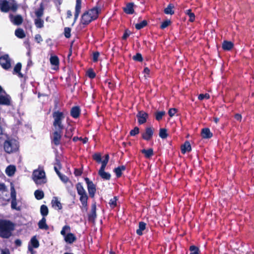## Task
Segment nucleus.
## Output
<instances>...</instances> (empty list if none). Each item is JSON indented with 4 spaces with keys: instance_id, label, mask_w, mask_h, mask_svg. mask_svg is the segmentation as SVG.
<instances>
[{
    "instance_id": "obj_28",
    "label": "nucleus",
    "mask_w": 254,
    "mask_h": 254,
    "mask_svg": "<svg viewBox=\"0 0 254 254\" xmlns=\"http://www.w3.org/2000/svg\"><path fill=\"white\" fill-rule=\"evenodd\" d=\"M174 5L173 3H169L166 8L164 10V12L166 14L173 15L174 14Z\"/></svg>"
},
{
    "instance_id": "obj_23",
    "label": "nucleus",
    "mask_w": 254,
    "mask_h": 254,
    "mask_svg": "<svg viewBox=\"0 0 254 254\" xmlns=\"http://www.w3.org/2000/svg\"><path fill=\"white\" fill-rule=\"evenodd\" d=\"M234 47V44L229 41L225 40L222 44V48L224 51H230Z\"/></svg>"
},
{
    "instance_id": "obj_18",
    "label": "nucleus",
    "mask_w": 254,
    "mask_h": 254,
    "mask_svg": "<svg viewBox=\"0 0 254 254\" xmlns=\"http://www.w3.org/2000/svg\"><path fill=\"white\" fill-rule=\"evenodd\" d=\"M201 135L203 138L209 139L213 136V133L210 131V129L207 127L201 129Z\"/></svg>"
},
{
    "instance_id": "obj_34",
    "label": "nucleus",
    "mask_w": 254,
    "mask_h": 254,
    "mask_svg": "<svg viewBox=\"0 0 254 254\" xmlns=\"http://www.w3.org/2000/svg\"><path fill=\"white\" fill-rule=\"evenodd\" d=\"M74 129V127H71L69 128H67L65 131L64 137L65 138H70L73 134Z\"/></svg>"
},
{
    "instance_id": "obj_64",
    "label": "nucleus",
    "mask_w": 254,
    "mask_h": 254,
    "mask_svg": "<svg viewBox=\"0 0 254 254\" xmlns=\"http://www.w3.org/2000/svg\"><path fill=\"white\" fill-rule=\"evenodd\" d=\"M14 243H15V246L17 247H20L21 246V245H22L21 241L20 239H16V240H15V242H14Z\"/></svg>"
},
{
    "instance_id": "obj_21",
    "label": "nucleus",
    "mask_w": 254,
    "mask_h": 254,
    "mask_svg": "<svg viewBox=\"0 0 254 254\" xmlns=\"http://www.w3.org/2000/svg\"><path fill=\"white\" fill-rule=\"evenodd\" d=\"M133 7L134 3L133 2L127 3L126 7L123 8L124 12L127 14H132L134 12Z\"/></svg>"
},
{
    "instance_id": "obj_43",
    "label": "nucleus",
    "mask_w": 254,
    "mask_h": 254,
    "mask_svg": "<svg viewBox=\"0 0 254 254\" xmlns=\"http://www.w3.org/2000/svg\"><path fill=\"white\" fill-rule=\"evenodd\" d=\"M44 13V7L42 4H41L40 7L35 11V14L37 18H41Z\"/></svg>"
},
{
    "instance_id": "obj_49",
    "label": "nucleus",
    "mask_w": 254,
    "mask_h": 254,
    "mask_svg": "<svg viewBox=\"0 0 254 254\" xmlns=\"http://www.w3.org/2000/svg\"><path fill=\"white\" fill-rule=\"evenodd\" d=\"M139 133V128L137 127H135L133 129H131L129 132L130 136H135Z\"/></svg>"
},
{
    "instance_id": "obj_45",
    "label": "nucleus",
    "mask_w": 254,
    "mask_h": 254,
    "mask_svg": "<svg viewBox=\"0 0 254 254\" xmlns=\"http://www.w3.org/2000/svg\"><path fill=\"white\" fill-rule=\"evenodd\" d=\"M118 200V198L117 196H114L113 198L110 200L109 204L111 208H114L117 205V201Z\"/></svg>"
},
{
    "instance_id": "obj_48",
    "label": "nucleus",
    "mask_w": 254,
    "mask_h": 254,
    "mask_svg": "<svg viewBox=\"0 0 254 254\" xmlns=\"http://www.w3.org/2000/svg\"><path fill=\"white\" fill-rule=\"evenodd\" d=\"M21 67H22L21 64L20 63H17L14 67L13 74H15L17 72H19L21 71Z\"/></svg>"
},
{
    "instance_id": "obj_10",
    "label": "nucleus",
    "mask_w": 254,
    "mask_h": 254,
    "mask_svg": "<svg viewBox=\"0 0 254 254\" xmlns=\"http://www.w3.org/2000/svg\"><path fill=\"white\" fill-rule=\"evenodd\" d=\"M0 64L3 68L7 70L11 67L10 60L6 55L0 57Z\"/></svg>"
},
{
    "instance_id": "obj_12",
    "label": "nucleus",
    "mask_w": 254,
    "mask_h": 254,
    "mask_svg": "<svg viewBox=\"0 0 254 254\" xmlns=\"http://www.w3.org/2000/svg\"><path fill=\"white\" fill-rule=\"evenodd\" d=\"M4 149L8 153L15 151L17 148L16 145H14L10 140H5L4 142Z\"/></svg>"
},
{
    "instance_id": "obj_47",
    "label": "nucleus",
    "mask_w": 254,
    "mask_h": 254,
    "mask_svg": "<svg viewBox=\"0 0 254 254\" xmlns=\"http://www.w3.org/2000/svg\"><path fill=\"white\" fill-rule=\"evenodd\" d=\"M132 59L137 62H142L143 60L142 56L140 53H136L135 55L133 56Z\"/></svg>"
},
{
    "instance_id": "obj_31",
    "label": "nucleus",
    "mask_w": 254,
    "mask_h": 254,
    "mask_svg": "<svg viewBox=\"0 0 254 254\" xmlns=\"http://www.w3.org/2000/svg\"><path fill=\"white\" fill-rule=\"evenodd\" d=\"M16 171V168L14 166L9 165L5 170V172L8 176H11L14 175Z\"/></svg>"
},
{
    "instance_id": "obj_13",
    "label": "nucleus",
    "mask_w": 254,
    "mask_h": 254,
    "mask_svg": "<svg viewBox=\"0 0 254 254\" xmlns=\"http://www.w3.org/2000/svg\"><path fill=\"white\" fill-rule=\"evenodd\" d=\"M96 217V205L95 202L92 204L91 211L88 215V220L89 221L94 223Z\"/></svg>"
},
{
    "instance_id": "obj_15",
    "label": "nucleus",
    "mask_w": 254,
    "mask_h": 254,
    "mask_svg": "<svg viewBox=\"0 0 254 254\" xmlns=\"http://www.w3.org/2000/svg\"><path fill=\"white\" fill-rule=\"evenodd\" d=\"M81 0H76L75 6L74 18V21L75 22L77 19L79 15L81 12Z\"/></svg>"
},
{
    "instance_id": "obj_17",
    "label": "nucleus",
    "mask_w": 254,
    "mask_h": 254,
    "mask_svg": "<svg viewBox=\"0 0 254 254\" xmlns=\"http://www.w3.org/2000/svg\"><path fill=\"white\" fill-rule=\"evenodd\" d=\"M81 110L79 106H76L71 108L70 112V116L74 118H78L80 115Z\"/></svg>"
},
{
    "instance_id": "obj_58",
    "label": "nucleus",
    "mask_w": 254,
    "mask_h": 254,
    "mask_svg": "<svg viewBox=\"0 0 254 254\" xmlns=\"http://www.w3.org/2000/svg\"><path fill=\"white\" fill-rule=\"evenodd\" d=\"M58 176L59 177L61 181L64 183H67L69 180L67 176L63 175L61 173L60 174V176Z\"/></svg>"
},
{
    "instance_id": "obj_56",
    "label": "nucleus",
    "mask_w": 254,
    "mask_h": 254,
    "mask_svg": "<svg viewBox=\"0 0 254 254\" xmlns=\"http://www.w3.org/2000/svg\"><path fill=\"white\" fill-rule=\"evenodd\" d=\"M177 109L176 108H171L168 111V115L170 117H173L175 114L177 113Z\"/></svg>"
},
{
    "instance_id": "obj_37",
    "label": "nucleus",
    "mask_w": 254,
    "mask_h": 254,
    "mask_svg": "<svg viewBox=\"0 0 254 254\" xmlns=\"http://www.w3.org/2000/svg\"><path fill=\"white\" fill-rule=\"evenodd\" d=\"M44 20L41 18H37L34 20L36 27L38 28H41L44 27Z\"/></svg>"
},
{
    "instance_id": "obj_27",
    "label": "nucleus",
    "mask_w": 254,
    "mask_h": 254,
    "mask_svg": "<svg viewBox=\"0 0 254 254\" xmlns=\"http://www.w3.org/2000/svg\"><path fill=\"white\" fill-rule=\"evenodd\" d=\"M146 224L145 222L141 221L139 222L138 228L136 230V234L138 236H142L143 235L142 231L146 228Z\"/></svg>"
},
{
    "instance_id": "obj_16",
    "label": "nucleus",
    "mask_w": 254,
    "mask_h": 254,
    "mask_svg": "<svg viewBox=\"0 0 254 254\" xmlns=\"http://www.w3.org/2000/svg\"><path fill=\"white\" fill-rule=\"evenodd\" d=\"M52 207L58 210H61L63 208L62 204L58 199V197L55 196L53 197L51 201Z\"/></svg>"
},
{
    "instance_id": "obj_55",
    "label": "nucleus",
    "mask_w": 254,
    "mask_h": 254,
    "mask_svg": "<svg viewBox=\"0 0 254 254\" xmlns=\"http://www.w3.org/2000/svg\"><path fill=\"white\" fill-rule=\"evenodd\" d=\"M130 34V31L128 30V29H126L124 33L122 36V39L123 40H127V39L129 36Z\"/></svg>"
},
{
    "instance_id": "obj_11",
    "label": "nucleus",
    "mask_w": 254,
    "mask_h": 254,
    "mask_svg": "<svg viewBox=\"0 0 254 254\" xmlns=\"http://www.w3.org/2000/svg\"><path fill=\"white\" fill-rule=\"evenodd\" d=\"M33 179L34 182L36 184H40V183L38 182V180H41V179H44L45 180V173L44 170H37L34 171L33 173Z\"/></svg>"
},
{
    "instance_id": "obj_3",
    "label": "nucleus",
    "mask_w": 254,
    "mask_h": 254,
    "mask_svg": "<svg viewBox=\"0 0 254 254\" xmlns=\"http://www.w3.org/2000/svg\"><path fill=\"white\" fill-rule=\"evenodd\" d=\"M52 116L54 119L53 125L55 128L63 130L64 126L63 124V121L65 118L64 113L59 111H56L53 112Z\"/></svg>"
},
{
    "instance_id": "obj_62",
    "label": "nucleus",
    "mask_w": 254,
    "mask_h": 254,
    "mask_svg": "<svg viewBox=\"0 0 254 254\" xmlns=\"http://www.w3.org/2000/svg\"><path fill=\"white\" fill-rule=\"evenodd\" d=\"M16 205H17L16 200H11V208L14 209L18 210V209H17L16 208Z\"/></svg>"
},
{
    "instance_id": "obj_20",
    "label": "nucleus",
    "mask_w": 254,
    "mask_h": 254,
    "mask_svg": "<svg viewBox=\"0 0 254 254\" xmlns=\"http://www.w3.org/2000/svg\"><path fill=\"white\" fill-rule=\"evenodd\" d=\"M181 152L185 154L186 152H189L191 150V147L189 141H186L185 143L181 145Z\"/></svg>"
},
{
    "instance_id": "obj_63",
    "label": "nucleus",
    "mask_w": 254,
    "mask_h": 254,
    "mask_svg": "<svg viewBox=\"0 0 254 254\" xmlns=\"http://www.w3.org/2000/svg\"><path fill=\"white\" fill-rule=\"evenodd\" d=\"M18 6L16 4H12L11 6H10V9H11L12 11L15 12L17 9Z\"/></svg>"
},
{
    "instance_id": "obj_59",
    "label": "nucleus",
    "mask_w": 254,
    "mask_h": 254,
    "mask_svg": "<svg viewBox=\"0 0 254 254\" xmlns=\"http://www.w3.org/2000/svg\"><path fill=\"white\" fill-rule=\"evenodd\" d=\"M82 174V170L80 169L75 168L74 170V174L75 176H80Z\"/></svg>"
},
{
    "instance_id": "obj_51",
    "label": "nucleus",
    "mask_w": 254,
    "mask_h": 254,
    "mask_svg": "<svg viewBox=\"0 0 254 254\" xmlns=\"http://www.w3.org/2000/svg\"><path fill=\"white\" fill-rule=\"evenodd\" d=\"M71 28L69 27H65L64 29V35L66 38H69L71 36Z\"/></svg>"
},
{
    "instance_id": "obj_46",
    "label": "nucleus",
    "mask_w": 254,
    "mask_h": 254,
    "mask_svg": "<svg viewBox=\"0 0 254 254\" xmlns=\"http://www.w3.org/2000/svg\"><path fill=\"white\" fill-rule=\"evenodd\" d=\"M93 159L97 163H100L102 161L101 155L100 153H96L92 156Z\"/></svg>"
},
{
    "instance_id": "obj_8",
    "label": "nucleus",
    "mask_w": 254,
    "mask_h": 254,
    "mask_svg": "<svg viewBox=\"0 0 254 254\" xmlns=\"http://www.w3.org/2000/svg\"><path fill=\"white\" fill-rule=\"evenodd\" d=\"M154 129L152 127H146L145 131L141 133V137L143 139L149 141L153 137Z\"/></svg>"
},
{
    "instance_id": "obj_52",
    "label": "nucleus",
    "mask_w": 254,
    "mask_h": 254,
    "mask_svg": "<svg viewBox=\"0 0 254 254\" xmlns=\"http://www.w3.org/2000/svg\"><path fill=\"white\" fill-rule=\"evenodd\" d=\"M100 56V53L98 51L93 52V57H92V61L94 63L97 62L98 61V58Z\"/></svg>"
},
{
    "instance_id": "obj_39",
    "label": "nucleus",
    "mask_w": 254,
    "mask_h": 254,
    "mask_svg": "<svg viewBox=\"0 0 254 254\" xmlns=\"http://www.w3.org/2000/svg\"><path fill=\"white\" fill-rule=\"evenodd\" d=\"M155 119L158 121H161L163 116L165 115V112L164 111H157L155 113Z\"/></svg>"
},
{
    "instance_id": "obj_36",
    "label": "nucleus",
    "mask_w": 254,
    "mask_h": 254,
    "mask_svg": "<svg viewBox=\"0 0 254 254\" xmlns=\"http://www.w3.org/2000/svg\"><path fill=\"white\" fill-rule=\"evenodd\" d=\"M35 198L37 200H41L44 197V193L42 190H37L34 192Z\"/></svg>"
},
{
    "instance_id": "obj_25",
    "label": "nucleus",
    "mask_w": 254,
    "mask_h": 254,
    "mask_svg": "<svg viewBox=\"0 0 254 254\" xmlns=\"http://www.w3.org/2000/svg\"><path fill=\"white\" fill-rule=\"evenodd\" d=\"M50 62L52 65H55L56 67H55L54 69H56L57 68H59L60 61L58 56H52L50 59Z\"/></svg>"
},
{
    "instance_id": "obj_6",
    "label": "nucleus",
    "mask_w": 254,
    "mask_h": 254,
    "mask_svg": "<svg viewBox=\"0 0 254 254\" xmlns=\"http://www.w3.org/2000/svg\"><path fill=\"white\" fill-rule=\"evenodd\" d=\"M63 130L55 129V130L53 132L52 136H51L52 143H53L56 146L61 144Z\"/></svg>"
},
{
    "instance_id": "obj_2",
    "label": "nucleus",
    "mask_w": 254,
    "mask_h": 254,
    "mask_svg": "<svg viewBox=\"0 0 254 254\" xmlns=\"http://www.w3.org/2000/svg\"><path fill=\"white\" fill-rule=\"evenodd\" d=\"M14 229V224L9 220L0 219V237L9 238Z\"/></svg>"
},
{
    "instance_id": "obj_7",
    "label": "nucleus",
    "mask_w": 254,
    "mask_h": 254,
    "mask_svg": "<svg viewBox=\"0 0 254 254\" xmlns=\"http://www.w3.org/2000/svg\"><path fill=\"white\" fill-rule=\"evenodd\" d=\"M84 180L87 186L89 196L93 198L94 197L96 191V186L88 178H85Z\"/></svg>"
},
{
    "instance_id": "obj_32",
    "label": "nucleus",
    "mask_w": 254,
    "mask_h": 254,
    "mask_svg": "<svg viewBox=\"0 0 254 254\" xmlns=\"http://www.w3.org/2000/svg\"><path fill=\"white\" fill-rule=\"evenodd\" d=\"M40 213L43 217H45L48 215L49 209L47 205L43 204L40 207Z\"/></svg>"
},
{
    "instance_id": "obj_40",
    "label": "nucleus",
    "mask_w": 254,
    "mask_h": 254,
    "mask_svg": "<svg viewBox=\"0 0 254 254\" xmlns=\"http://www.w3.org/2000/svg\"><path fill=\"white\" fill-rule=\"evenodd\" d=\"M148 22L146 20H144L141 22L135 24V27L137 30H140L147 25Z\"/></svg>"
},
{
    "instance_id": "obj_33",
    "label": "nucleus",
    "mask_w": 254,
    "mask_h": 254,
    "mask_svg": "<svg viewBox=\"0 0 254 254\" xmlns=\"http://www.w3.org/2000/svg\"><path fill=\"white\" fill-rule=\"evenodd\" d=\"M98 174L104 180H109L111 179V174L109 173L105 172V171H98Z\"/></svg>"
},
{
    "instance_id": "obj_57",
    "label": "nucleus",
    "mask_w": 254,
    "mask_h": 254,
    "mask_svg": "<svg viewBox=\"0 0 254 254\" xmlns=\"http://www.w3.org/2000/svg\"><path fill=\"white\" fill-rule=\"evenodd\" d=\"M106 83L107 84L108 87L111 89L113 90L115 88V85L113 82L111 80H107Z\"/></svg>"
},
{
    "instance_id": "obj_24",
    "label": "nucleus",
    "mask_w": 254,
    "mask_h": 254,
    "mask_svg": "<svg viewBox=\"0 0 254 254\" xmlns=\"http://www.w3.org/2000/svg\"><path fill=\"white\" fill-rule=\"evenodd\" d=\"M38 225L40 229L47 230L49 229V226L46 224V219L45 217H42L39 221Z\"/></svg>"
},
{
    "instance_id": "obj_60",
    "label": "nucleus",
    "mask_w": 254,
    "mask_h": 254,
    "mask_svg": "<svg viewBox=\"0 0 254 254\" xmlns=\"http://www.w3.org/2000/svg\"><path fill=\"white\" fill-rule=\"evenodd\" d=\"M35 40L37 43H40L43 41V39L40 34H36L35 36Z\"/></svg>"
},
{
    "instance_id": "obj_19",
    "label": "nucleus",
    "mask_w": 254,
    "mask_h": 254,
    "mask_svg": "<svg viewBox=\"0 0 254 254\" xmlns=\"http://www.w3.org/2000/svg\"><path fill=\"white\" fill-rule=\"evenodd\" d=\"M10 104V97L8 95H0V105L9 106Z\"/></svg>"
},
{
    "instance_id": "obj_5",
    "label": "nucleus",
    "mask_w": 254,
    "mask_h": 254,
    "mask_svg": "<svg viewBox=\"0 0 254 254\" xmlns=\"http://www.w3.org/2000/svg\"><path fill=\"white\" fill-rule=\"evenodd\" d=\"M70 227L68 225H64L61 231V234L64 237V241L68 244H72L76 241L75 235L70 232Z\"/></svg>"
},
{
    "instance_id": "obj_30",
    "label": "nucleus",
    "mask_w": 254,
    "mask_h": 254,
    "mask_svg": "<svg viewBox=\"0 0 254 254\" xmlns=\"http://www.w3.org/2000/svg\"><path fill=\"white\" fill-rule=\"evenodd\" d=\"M141 151L144 155L146 158H150L153 155V150L152 148L143 149Z\"/></svg>"
},
{
    "instance_id": "obj_22",
    "label": "nucleus",
    "mask_w": 254,
    "mask_h": 254,
    "mask_svg": "<svg viewBox=\"0 0 254 254\" xmlns=\"http://www.w3.org/2000/svg\"><path fill=\"white\" fill-rule=\"evenodd\" d=\"M126 169V167L124 165H122L115 168L113 171L116 174L117 178H119L122 176V172L125 171Z\"/></svg>"
},
{
    "instance_id": "obj_38",
    "label": "nucleus",
    "mask_w": 254,
    "mask_h": 254,
    "mask_svg": "<svg viewBox=\"0 0 254 254\" xmlns=\"http://www.w3.org/2000/svg\"><path fill=\"white\" fill-rule=\"evenodd\" d=\"M185 13L189 16V21L193 22L195 20V14L191 12L190 9H188L185 11Z\"/></svg>"
},
{
    "instance_id": "obj_1",
    "label": "nucleus",
    "mask_w": 254,
    "mask_h": 254,
    "mask_svg": "<svg viewBox=\"0 0 254 254\" xmlns=\"http://www.w3.org/2000/svg\"><path fill=\"white\" fill-rule=\"evenodd\" d=\"M101 11V9L97 2L95 7L84 12L81 15V23L85 25H88L98 18Z\"/></svg>"
},
{
    "instance_id": "obj_54",
    "label": "nucleus",
    "mask_w": 254,
    "mask_h": 254,
    "mask_svg": "<svg viewBox=\"0 0 254 254\" xmlns=\"http://www.w3.org/2000/svg\"><path fill=\"white\" fill-rule=\"evenodd\" d=\"M210 98V95L208 93L205 94H200L198 96V99L199 100H202L204 99H208Z\"/></svg>"
},
{
    "instance_id": "obj_35",
    "label": "nucleus",
    "mask_w": 254,
    "mask_h": 254,
    "mask_svg": "<svg viewBox=\"0 0 254 254\" xmlns=\"http://www.w3.org/2000/svg\"><path fill=\"white\" fill-rule=\"evenodd\" d=\"M15 35L19 38H23L25 37L24 30L21 28H18L15 31Z\"/></svg>"
},
{
    "instance_id": "obj_4",
    "label": "nucleus",
    "mask_w": 254,
    "mask_h": 254,
    "mask_svg": "<svg viewBox=\"0 0 254 254\" xmlns=\"http://www.w3.org/2000/svg\"><path fill=\"white\" fill-rule=\"evenodd\" d=\"M76 189L78 194L80 196L79 200L81 203L82 206L87 210L88 196L85 190L81 183H78L76 185Z\"/></svg>"
},
{
    "instance_id": "obj_42",
    "label": "nucleus",
    "mask_w": 254,
    "mask_h": 254,
    "mask_svg": "<svg viewBox=\"0 0 254 254\" xmlns=\"http://www.w3.org/2000/svg\"><path fill=\"white\" fill-rule=\"evenodd\" d=\"M159 135L162 139L166 138L168 136L167 129L165 128H161L159 130Z\"/></svg>"
},
{
    "instance_id": "obj_9",
    "label": "nucleus",
    "mask_w": 254,
    "mask_h": 254,
    "mask_svg": "<svg viewBox=\"0 0 254 254\" xmlns=\"http://www.w3.org/2000/svg\"><path fill=\"white\" fill-rule=\"evenodd\" d=\"M138 123L142 125L145 123L148 118V114L143 110L139 111L136 114Z\"/></svg>"
},
{
    "instance_id": "obj_29",
    "label": "nucleus",
    "mask_w": 254,
    "mask_h": 254,
    "mask_svg": "<svg viewBox=\"0 0 254 254\" xmlns=\"http://www.w3.org/2000/svg\"><path fill=\"white\" fill-rule=\"evenodd\" d=\"M109 160V155L107 154L104 156V159L103 161H101V166L99 171H105L106 166L108 163Z\"/></svg>"
},
{
    "instance_id": "obj_26",
    "label": "nucleus",
    "mask_w": 254,
    "mask_h": 254,
    "mask_svg": "<svg viewBox=\"0 0 254 254\" xmlns=\"http://www.w3.org/2000/svg\"><path fill=\"white\" fill-rule=\"evenodd\" d=\"M0 9L2 12H7L10 10V5L8 1L4 0L0 5Z\"/></svg>"
},
{
    "instance_id": "obj_41",
    "label": "nucleus",
    "mask_w": 254,
    "mask_h": 254,
    "mask_svg": "<svg viewBox=\"0 0 254 254\" xmlns=\"http://www.w3.org/2000/svg\"><path fill=\"white\" fill-rule=\"evenodd\" d=\"M190 254H200V251L199 248L194 245L190 246L189 248Z\"/></svg>"
},
{
    "instance_id": "obj_14",
    "label": "nucleus",
    "mask_w": 254,
    "mask_h": 254,
    "mask_svg": "<svg viewBox=\"0 0 254 254\" xmlns=\"http://www.w3.org/2000/svg\"><path fill=\"white\" fill-rule=\"evenodd\" d=\"M9 17L12 23L16 25H21L23 21V19L20 15H17L13 16V15L10 14Z\"/></svg>"
},
{
    "instance_id": "obj_50",
    "label": "nucleus",
    "mask_w": 254,
    "mask_h": 254,
    "mask_svg": "<svg viewBox=\"0 0 254 254\" xmlns=\"http://www.w3.org/2000/svg\"><path fill=\"white\" fill-rule=\"evenodd\" d=\"M171 23L170 20H166L164 21L160 25V28L164 29L170 25Z\"/></svg>"
},
{
    "instance_id": "obj_53",
    "label": "nucleus",
    "mask_w": 254,
    "mask_h": 254,
    "mask_svg": "<svg viewBox=\"0 0 254 254\" xmlns=\"http://www.w3.org/2000/svg\"><path fill=\"white\" fill-rule=\"evenodd\" d=\"M87 74L88 76L91 79H93L96 77V73L92 69H89L87 71Z\"/></svg>"
},
{
    "instance_id": "obj_44",
    "label": "nucleus",
    "mask_w": 254,
    "mask_h": 254,
    "mask_svg": "<svg viewBox=\"0 0 254 254\" xmlns=\"http://www.w3.org/2000/svg\"><path fill=\"white\" fill-rule=\"evenodd\" d=\"M30 243L34 248H37L39 246V243L38 240L36 238L35 236L33 237L31 240Z\"/></svg>"
},
{
    "instance_id": "obj_61",
    "label": "nucleus",
    "mask_w": 254,
    "mask_h": 254,
    "mask_svg": "<svg viewBox=\"0 0 254 254\" xmlns=\"http://www.w3.org/2000/svg\"><path fill=\"white\" fill-rule=\"evenodd\" d=\"M150 70L149 68L147 67H145L143 69V73L146 74L147 75H145L144 76L145 78L149 77Z\"/></svg>"
}]
</instances>
